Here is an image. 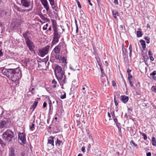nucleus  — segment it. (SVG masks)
I'll return each mask as SVG.
<instances>
[{
    "mask_svg": "<svg viewBox=\"0 0 156 156\" xmlns=\"http://www.w3.org/2000/svg\"><path fill=\"white\" fill-rule=\"evenodd\" d=\"M151 142L152 144L154 146H156V139L154 137H152Z\"/></svg>",
    "mask_w": 156,
    "mask_h": 156,
    "instance_id": "nucleus-23",
    "label": "nucleus"
},
{
    "mask_svg": "<svg viewBox=\"0 0 156 156\" xmlns=\"http://www.w3.org/2000/svg\"><path fill=\"white\" fill-rule=\"evenodd\" d=\"M142 136H143L144 139L145 140H146L147 139V136L146 134L144 133V134H142Z\"/></svg>",
    "mask_w": 156,
    "mask_h": 156,
    "instance_id": "nucleus-42",
    "label": "nucleus"
},
{
    "mask_svg": "<svg viewBox=\"0 0 156 156\" xmlns=\"http://www.w3.org/2000/svg\"><path fill=\"white\" fill-rule=\"evenodd\" d=\"M9 156H16L15 154V150L13 148H12L11 149L10 152L9 154Z\"/></svg>",
    "mask_w": 156,
    "mask_h": 156,
    "instance_id": "nucleus-24",
    "label": "nucleus"
},
{
    "mask_svg": "<svg viewBox=\"0 0 156 156\" xmlns=\"http://www.w3.org/2000/svg\"><path fill=\"white\" fill-rule=\"evenodd\" d=\"M30 32L28 30H27L23 34V36L25 39L26 43L31 41L30 39V37L28 36Z\"/></svg>",
    "mask_w": 156,
    "mask_h": 156,
    "instance_id": "nucleus-10",
    "label": "nucleus"
},
{
    "mask_svg": "<svg viewBox=\"0 0 156 156\" xmlns=\"http://www.w3.org/2000/svg\"><path fill=\"white\" fill-rule=\"evenodd\" d=\"M26 11V9H22L21 8H20V11L19 12H21V13L24 12Z\"/></svg>",
    "mask_w": 156,
    "mask_h": 156,
    "instance_id": "nucleus-53",
    "label": "nucleus"
},
{
    "mask_svg": "<svg viewBox=\"0 0 156 156\" xmlns=\"http://www.w3.org/2000/svg\"><path fill=\"white\" fill-rule=\"evenodd\" d=\"M129 84H130V86H131V87H132L133 86V83L132 81V80H129Z\"/></svg>",
    "mask_w": 156,
    "mask_h": 156,
    "instance_id": "nucleus-56",
    "label": "nucleus"
},
{
    "mask_svg": "<svg viewBox=\"0 0 156 156\" xmlns=\"http://www.w3.org/2000/svg\"><path fill=\"white\" fill-rule=\"evenodd\" d=\"M97 3L98 4V6L100 7V5H101V0H97Z\"/></svg>",
    "mask_w": 156,
    "mask_h": 156,
    "instance_id": "nucleus-51",
    "label": "nucleus"
},
{
    "mask_svg": "<svg viewBox=\"0 0 156 156\" xmlns=\"http://www.w3.org/2000/svg\"><path fill=\"white\" fill-rule=\"evenodd\" d=\"M122 49L123 54H127L126 49L124 48V46H122Z\"/></svg>",
    "mask_w": 156,
    "mask_h": 156,
    "instance_id": "nucleus-38",
    "label": "nucleus"
},
{
    "mask_svg": "<svg viewBox=\"0 0 156 156\" xmlns=\"http://www.w3.org/2000/svg\"><path fill=\"white\" fill-rule=\"evenodd\" d=\"M35 87H30L29 89V91L31 92L32 94H35Z\"/></svg>",
    "mask_w": 156,
    "mask_h": 156,
    "instance_id": "nucleus-27",
    "label": "nucleus"
},
{
    "mask_svg": "<svg viewBox=\"0 0 156 156\" xmlns=\"http://www.w3.org/2000/svg\"><path fill=\"white\" fill-rule=\"evenodd\" d=\"M42 5H43L44 8L46 9L47 12H48L49 10V9L48 2L43 4Z\"/></svg>",
    "mask_w": 156,
    "mask_h": 156,
    "instance_id": "nucleus-20",
    "label": "nucleus"
},
{
    "mask_svg": "<svg viewBox=\"0 0 156 156\" xmlns=\"http://www.w3.org/2000/svg\"><path fill=\"white\" fill-rule=\"evenodd\" d=\"M55 76L61 86L63 85L67 82L66 76L64 73L59 74L58 75H56Z\"/></svg>",
    "mask_w": 156,
    "mask_h": 156,
    "instance_id": "nucleus-5",
    "label": "nucleus"
},
{
    "mask_svg": "<svg viewBox=\"0 0 156 156\" xmlns=\"http://www.w3.org/2000/svg\"><path fill=\"white\" fill-rule=\"evenodd\" d=\"M150 60L151 61H153L154 60V58L153 57V55L149 56Z\"/></svg>",
    "mask_w": 156,
    "mask_h": 156,
    "instance_id": "nucleus-60",
    "label": "nucleus"
},
{
    "mask_svg": "<svg viewBox=\"0 0 156 156\" xmlns=\"http://www.w3.org/2000/svg\"><path fill=\"white\" fill-rule=\"evenodd\" d=\"M18 138L23 143H25L26 142V135L24 133H19L18 135Z\"/></svg>",
    "mask_w": 156,
    "mask_h": 156,
    "instance_id": "nucleus-9",
    "label": "nucleus"
},
{
    "mask_svg": "<svg viewBox=\"0 0 156 156\" xmlns=\"http://www.w3.org/2000/svg\"><path fill=\"white\" fill-rule=\"evenodd\" d=\"M64 94H61L60 96V98L62 99H64L66 98V93L65 92H64Z\"/></svg>",
    "mask_w": 156,
    "mask_h": 156,
    "instance_id": "nucleus-39",
    "label": "nucleus"
},
{
    "mask_svg": "<svg viewBox=\"0 0 156 156\" xmlns=\"http://www.w3.org/2000/svg\"><path fill=\"white\" fill-rule=\"evenodd\" d=\"M49 112L51 110V101H50V102L49 104Z\"/></svg>",
    "mask_w": 156,
    "mask_h": 156,
    "instance_id": "nucleus-47",
    "label": "nucleus"
},
{
    "mask_svg": "<svg viewBox=\"0 0 156 156\" xmlns=\"http://www.w3.org/2000/svg\"><path fill=\"white\" fill-rule=\"evenodd\" d=\"M53 38L52 42L53 44H55L59 41V39L61 37L60 33H59L57 29L55 27L54 28Z\"/></svg>",
    "mask_w": 156,
    "mask_h": 156,
    "instance_id": "nucleus-4",
    "label": "nucleus"
},
{
    "mask_svg": "<svg viewBox=\"0 0 156 156\" xmlns=\"http://www.w3.org/2000/svg\"><path fill=\"white\" fill-rule=\"evenodd\" d=\"M132 47L131 45H130L129 47V55L130 57L131 58V57L132 56Z\"/></svg>",
    "mask_w": 156,
    "mask_h": 156,
    "instance_id": "nucleus-28",
    "label": "nucleus"
},
{
    "mask_svg": "<svg viewBox=\"0 0 156 156\" xmlns=\"http://www.w3.org/2000/svg\"><path fill=\"white\" fill-rule=\"evenodd\" d=\"M38 103V102L37 101H35L34 102L32 106V108L33 109V110H34L36 108Z\"/></svg>",
    "mask_w": 156,
    "mask_h": 156,
    "instance_id": "nucleus-22",
    "label": "nucleus"
},
{
    "mask_svg": "<svg viewBox=\"0 0 156 156\" xmlns=\"http://www.w3.org/2000/svg\"><path fill=\"white\" fill-rule=\"evenodd\" d=\"M130 144L131 145L132 144H133V145H134L135 147H137V144H135V143H134V141L133 140H132L130 142Z\"/></svg>",
    "mask_w": 156,
    "mask_h": 156,
    "instance_id": "nucleus-43",
    "label": "nucleus"
},
{
    "mask_svg": "<svg viewBox=\"0 0 156 156\" xmlns=\"http://www.w3.org/2000/svg\"><path fill=\"white\" fill-rule=\"evenodd\" d=\"M63 144V142L62 140H59L58 138L55 142V145L58 148H59Z\"/></svg>",
    "mask_w": 156,
    "mask_h": 156,
    "instance_id": "nucleus-12",
    "label": "nucleus"
},
{
    "mask_svg": "<svg viewBox=\"0 0 156 156\" xmlns=\"http://www.w3.org/2000/svg\"><path fill=\"white\" fill-rule=\"evenodd\" d=\"M132 76L130 75V74H129L128 75V79L129 80H132Z\"/></svg>",
    "mask_w": 156,
    "mask_h": 156,
    "instance_id": "nucleus-46",
    "label": "nucleus"
},
{
    "mask_svg": "<svg viewBox=\"0 0 156 156\" xmlns=\"http://www.w3.org/2000/svg\"><path fill=\"white\" fill-rule=\"evenodd\" d=\"M129 97L126 95H122L121 97V100L124 103L126 104L129 100Z\"/></svg>",
    "mask_w": 156,
    "mask_h": 156,
    "instance_id": "nucleus-14",
    "label": "nucleus"
},
{
    "mask_svg": "<svg viewBox=\"0 0 156 156\" xmlns=\"http://www.w3.org/2000/svg\"><path fill=\"white\" fill-rule=\"evenodd\" d=\"M87 136H88V137L90 139H91V140L92 141V144H93L94 142V140H93V137L92 136L91 134H90V133H89V130H88V131H87Z\"/></svg>",
    "mask_w": 156,
    "mask_h": 156,
    "instance_id": "nucleus-25",
    "label": "nucleus"
},
{
    "mask_svg": "<svg viewBox=\"0 0 156 156\" xmlns=\"http://www.w3.org/2000/svg\"><path fill=\"white\" fill-rule=\"evenodd\" d=\"M14 7L16 10H17V11H18L19 12L20 11V10L21 8H20L17 5H14Z\"/></svg>",
    "mask_w": 156,
    "mask_h": 156,
    "instance_id": "nucleus-37",
    "label": "nucleus"
},
{
    "mask_svg": "<svg viewBox=\"0 0 156 156\" xmlns=\"http://www.w3.org/2000/svg\"><path fill=\"white\" fill-rule=\"evenodd\" d=\"M61 49L59 45L56 46L54 49L53 51L56 54L59 53Z\"/></svg>",
    "mask_w": 156,
    "mask_h": 156,
    "instance_id": "nucleus-16",
    "label": "nucleus"
},
{
    "mask_svg": "<svg viewBox=\"0 0 156 156\" xmlns=\"http://www.w3.org/2000/svg\"><path fill=\"white\" fill-rule=\"evenodd\" d=\"M54 137L52 136H50L48 139V144H51L53 146H54Z\"/></svg>",
    "mask_w": 156,
    "mask_h": 156,
    "instance_id": "nucleus-15",
    "label": "nucleus"
},
{
    "mask_svg": "<svg viewBox=\"0 0 156 156\" xmlns=\"http://www.w3.org/2000/svg\"><path fill=\"white\" fill-rule=\"evenodd\" d=\"M61 60L62 62L63 63H65L66 62V59L65 57H63L61 58Z\"/></svg>",
    "mask_w": 156,
    "mask_h": 156,
    "instance_id": "nucleus-41",
    "label": "nucleus"
},
{
    "mask_svg": "<svg viewBox=\"0 0 156 156\" xmlns=\"http://www.w3.org/2000/svg\"><path fill=\"white\" fill-rule=\"evenodd\" d=\"M114 101L115 105L116 106L118 105V102L116 100V97L115 96H114Z\"/></svg>",
    "mask_w": 156,
    "mask_h": 156,
    "instance_id": "nucleus-44",
    "label": "nucleus"
},
{
    "mask_svg": "<svg viewBox=\"0 0 156 156\" xmlns=\"http://www.w3.org/2000/svg\"><path fill=\"white\" fill-rule=\"evenodd\" d=\"M55 58L59 60V55H55Z\"/></svg>",
    "mask_w": 156,
    "mask_h": 156,
    "instance_id": "nucleus-61",
    "label": "nucleus"
},
{
    "mask_svg": "<svg viewBox=\"0 0 156 156\" xmlns=\"http://www.w3.org/2000/svg\"><path fill=\"white\" fill-rule=\"evenodd\" d=\"M77 3L78 7L79 8H81V5L80 3L79 2L78 0L77 1Z\"/></svg>",
    "mask_w": 156,
    "mask_h": 156,
    "instance_id": "nucleus-48",
    "label": "nucleus"
},
{
    "mask_svg": "<svg viewBox=\"0 0 156 156\" xmlns=\"http://www.w3.org/2000/svg\"><path fill=\"white\" fill-rule=\"evenodd\" d=\"M144 39L146 41V42L147 43H149L150 42V38L148 37L147 36L145 37Z\"/></svg>",
    "mask_w": 156,
    "mask_h": 156,
    "instance_id": "nucleus-36",
    "label": "nucleus"
},
{
    "mask_svg": "<svg viewBox=\"0 0 156 156\" xmlns=\"http://www.w3.org/2000/svg\"><path fill=\"white\" fill-rule=\"evenodd\" d=\"M151 89L152 91L156 93V86H153L151 87Z\"/></svg>",
    "mask_w": 156,
    "mask_h": 156,
    "instance_id": "nucleus-40",
    "label": "nucleus"
},
{
    "mask_svg": "<svg viewBox=\"0 0 156 156\" xmlns=\"http://www.w3.org/2000/svg\"><path fill=\"white\" fill-rule=\"evenodd\" d=\"M148 55L149 56H152V53L151 51V50H149L148 51Z\"/></svg>",
    "mask_w": 156,
    "mask_h": 156,
    "instance_id": "nucleus-55",
    "label": "nucleus"
},
{
    "mask_svg": "<svg viewBox=\"0 0 156 156\" xmlns=\"http://www.w3.org/2000/svg\"><path fill=\"white\" fill-rule=\"evenodd\" d=\"M15 137L14 133L11 129H8L3 133L2 138L6 142H10Z\"/></svg>",
    "mask_w": 156,
    "mask_h": 156,
    "instance_id": "nucleus-3",
    "label": "nucleus"
},
{
    "mask_svg": "<svg viewBox=\"0 0 156 156\" xmlns=\"http://www.w3.org/2000/svg\"><path fill=\"white\" fill-rule=\"evenodd\" d=\"M29 63H30V61L28 60L26 61L25 62V63L26 64V66H28V64Z\"/></svg>",
    "mask_w": 156,
    "mask_h": 156,
    "instance_id": "nucleus-57",
    "label": "nucleus"
},
{
    "mask_svg": "<svg viewBox=\"0 0 156 156\" xmlns=\"http://www.w3.org/2000/svg\"><path fill=\"white\" fill-rule=\"evenodd\" d=\"M51 22L52 23L53 25V29L54 30V28L55 27L56 28V29H57V27H56V21L53 20H51Z\"/></svg>",
    "mask_w": 156,
    "mask_h": 156,
    "instance_id": "nucleus-26",
    "label": "nucleus"
},
{
    "mask_svg": "<svg viewBox=\"0 0 156 156\" xmlns=\"http://www.w3.org/2000/svg\"><path fill=\"white\" fill-rule=\"evenodd\" d=\"M42 4L44 3L48 2L47 0H40Z\"/></svg>",
    "mask_w": 156,
    "mask_h": 156,
    "instance_id": "nucleus-50",
    "label": "nucleus"
},
{
    "mask_svg": "<svg viewBox=\"0 0 156 156\" xmlns=\"http://www.w3.org/2000/svg\"><path fill=\"white\" fill-rule=\"evenodd\" d=\"M75 23L76 26V32L77 33L78 32V25L77 24V20L76 19H75Z\"/></svg>",
    "mask_w": 156,
    "mask_h": 156,
    "instance_id": "nucleus-35",
    "label": "nucleus"
},
{
    "mask_svg": "<svg viewBox=\"0 0 156 156\" xmlns=\"http://www.w3.org/2000/svg\"><path fill=\"white\" fill-rule=\"evenodd\" d=\"M2 73L10 80L15 82L22 77L21 71L19 68L16 69H4Z\"/></svg>",
    "mask_w": 156,
    "mask_h": 156,
    "instance_id": "nucleus-1",
    "label": "nucleus"
},
{
    "mask_svg": "<svg viewBox=\"0 0 156 156\" xmlns=\"http://www.w3.org/2000/svg\"><path fill=\"white\" fill-rule=\"evenodd\" d=\"M55 75H58L59 74L64 73L62 70V67L58 65H57L55 66Z\"/></svg>",
    "mask_w": 156,
    "mask_h": 156,
    "instance_id": "nucleus-8",
    "label": "nucleus"
},
{
    "mask_svg": "<svg viewBox=\"0 0 156 156\" xmlns=\"http://www.w3.org/2000/svg\"><path fill=\"white\" fill-rule=\"evenodd\" d=\"M0 144L3 147H5L6 145L5 143L1 139H0Z\"/></svg>",
    "mask_w": 156,
    "mask_h": 156,
    "instance_id": "nucleus-31",
    "label": "nucleus"
},
{
    "mask_svg": "<svg viewBox=\"0 0 156 156\" xmlns=\"http://www.w3.org/2000/svg\"><path fill=\"white\" fill-rule=\"evenodd\" d=\"M26 43L27 46L29 48L30 50L31 51H33V48L34 47V46L33 45V43L31 41H30L29 42H27Z\"/></svg>",
    "mask_w": 156,
    "mask_h": 156,
    "instance_id": "nucleus-11",
    "label": "nucleus"
},
{
    "mask_svg": "<svg viewBox=\"0 0 156 156\" xmlns=\"http://www.w3.org/2000/svg\"><path fill=\"white\" fill-rule=\"evenodd\" d=\"M47 106V103L45 102H44L43 104V107L44 108H45Z\"/></svg>",
    "mask_w": 156,
    "mask_h": 156,
    "instance_id": "nucleus-59",
    "label": "nucleus"
},
{
    "mask_svg": "<svg viewBox=\"0 0 156 156\" xmlns=\"http://www.w3.org/2000/svg\"><path fill=\"white\" fill-rule=\"evenodd\" d=\"M137 37H141L143 35V33L141 31H137L136 32Z\"/></svg>",
    "mask_w": 156,
    "mask_h": 156,
    "instance_id": "nucleus-21",
    "label": "nucleus"
},
{
    "mask_svg": "<svg viewBox=\"0 0 156 156\" xmlns=\"http://www.w3.org/2000/svg\"><path fill=\"white\" fill-rule=\"evenodd\" d=\"M156 75V71H154L153 72L150 73V75L152 76H155Z\"/></svg>",
    "mask_w": 156,
    "mask_h": 156,
    "instance_id": "nucleus-45",
    "label": "nucleus"
},
{
    "mask_svg": "<svg viewBox=\"0 0 156 156\" xmlns=\"http://www.w3.org/2000/svg\"><path fill=\"white\" fill-rule=\"evenodd\" d=\"M134 89L136 91V93L137 95H140L141 94V91L139 89H135V88L134 87Z\"/></svg>",
    "mask_w": 156,
    "mask_h": 156,
    "instance_id": "nucleus-33",
    "label": "nucleus"
},
{
    "mask_svg": "<svg viewBox=\"0 0 156 156\" xmlns=\"http://www.w3.org/2000/svg\"><path fill=\"white\" fill-rule=\"evenodd\" d=\"M50 46L47 45L44 48H42L39 51V53L41 57L44 56L46 54H47L48 52Z\"/></svg>",
    "mask_w": 156,
    "mask_h": 156,
    "instance_id": "nucleus-6",
    "label": "nucleus"
},
{
    "mask_svg": "<svg viewBox=\"0 0 156 156\" xmlns=\"http://www.w3.org/2000/svg\"><path fill=\"white\" fill-rule=\"evenodd\" d=\"M16 3L25 8H30L27 11H31L33 7V2L31 0H16Z\"/></svg>",
    "mask_w": 156,
    "mask_h": 156,
    "instance_id": "nucleus-2",
    "label": "nucleus"
},
{
    "mask_svg": "<svg viewBox=\"0 0 156 156\" xmlns=\"http://www.w3.org/2000/svg\"><path fill=\"white\" fill-rule=\"evenodd\" d=\"M100 70L102 73V75L101 76V77H103L105 76V73L104 70L102 68H100Z\"/></svg>",
    "mask_w": 156,
    "mask_h": 156,
    "instance_id": "nucleus-32",
    "label": "nucleus"
},
{
    "mask_svg": "<svg viewBox=\"0 0 156 156\" xmlns=\"http://www.w3.org/2000/svg\"><path fill=\"white\" fill-rule=\"evenodd\" d=\"M128 55L127 54H123V58L124 59H125L127 58Z\"/></svg>",
    "mask_w": 156,
    "mask_h": 156,
    "instance_id": "nucleus-52",
    "label": "nucleus"
},
{
    "mask_svg": "<svg viewBox=\"0 0 156 156\" xmlns=\"http://www.w3.org/2000/svg\"><path fill=\"white\" fill-rule=\"evenodd\" d=\"M112 85L114 87L116 86V83L114 81H112Z\"/></svg>",
    "mask_w": 156,
    "mask_h": 156,
    "instance_id": "nucleus-64",
    "label": "nucleus"
},
{
    "mask_svg": "<svg viewBox=\"0 0 156 156\" xmlns=\"http://www.w3.org/2000/svg\"><path fill=\"white\" fill-rule=\"evenodd\" d=\"M50 2L51 5L52 6V9L55 11H57L58 9V7L55 5L54 0H48Z\"/></svg>",
    "mask_w": 156,
    "mask_h": 156,
    "instance_id": "nucleus-13",
    "label": "nucleus"
},
{
    "mask_svg": "<svg viewBox=\"0 0 156 156\" xmlns=\"http://www.w3.org/2000/svg\"><path fill=\"white\" fill-rule=\"evenodd\" d=\"M8 123V121L7 119H5L4 120H1L0 121V129L7 128Z\"/></svg>",
    "mask_w": 156,
    "mask_h": 156,
    "instance_id": "nucleus-7",
    "label": "nucleus"
},
{
    "mask_svg": "<svg viewBox=\"0 0 156 156\" xmlns=\"http://www.w3.org/2000/svg\"><path fill=\"white\" fill-rule=\"evenodd\" d=\"M111 114L112 115V118H115V112H114V111H113L112 112H111Z\"/></svg>",
    "mask_w": 156,
    "mask_h": 156,
    "instance_id": "nucleus-49",
    "label": "nucleus"
},
{
    "mask_svg": "<svg viewBox=\"0 0 156 156\" xmlns=\"http://www.w3.org/2000/svg\"><path fill=\"white\" fill-rule=\"evenodd\" d=\"M91 146L90 144H88V148H87V150L88 151H89V150H90V148H91Z\"/></svg>",
    "mask_w": 156,
    "mask_h": 156,
    "instance_id": "nucleus-58",
    "label": "nucleus"
},
{
    "mask_svg": "<svg viewBox=\"0 0 156 156\" xmlns=\"http://www.w3.org/2000/svg\"><path fill=\"white\" fill-rule=\"evenodd\" d=\"M35 122V119H34V121H33V122L32 124V125L31 126H30V130H31V131H32L33 130H32V129L34 127V122Z\"/></svg>",
    "mask_w": 156,
    "mask_h": 156,
    "instance_id": "nucleus-34",
    "label": "nucleus"
},
{
    "mask_svg": "<svg viewBox=\"0 0 156 156\" xmlns=\"http://www.w3.org/2000/svg\"><path fill=\"white\" fill-rule=\"evenodd\" d=\"M52 83L54 84V85L52 86L53 88H55L56 87V85L57 84V82L55 81V79H54L52 81Z\"/></svg>",
    "mask_w": 156,
    "mask_h": 156,
    "instance_id": "nucleus-29",
    "label": "nucleus"
},
{
    "mask_svg": "<svg viewBox=\"0 0 156 156\" xmlns=\"http://www.w3.org/2000/svg\"><path fill=\"white\" fill-rule=\"evenodd\" d=\"M120 27L121 28L122 30H123L124 28H125V26L123 25H120Z\"/></svg>",
    "mask_w": 156,
    "mask_h": 156,
    "instance_id": "nucleus-62",
    "label": "nucleus"
},
{
    "mask_svg": "<svg viewBox=\"0 0 156 156\" xmlns=\"http://www.w3.org/2000/svg\"><path fill=\"white\" fill-rule=\"evenodd\" d=\"M140 42L141 44L142 48L144 50H145L146 47V43L145 41L141 39L140 40Z\"/></svg>",
    "mask_w": 156,
    "mask_h": 156,
    "instance_id": "nucleus-19",
    "label": "nucleus"
},
{
    "mask_svg": "<svg viewBox=\"0 0 156 156\" xmlns=\"http://www.w3.org/2000/svg\"><path fill=\"white\" fill-rule=\"evenodd\" d=\"M86 88H87L86 85H84L82 86V92L83 94H85L86 93V91L85 90V89Z\"/></svg>",
    "mask_w": 156,
    "mask_h": 156,
    "instance_id": "nucleus-30",
    "label": "nucleus"
},
{
    "mask_svg": "<svg viewBox=\"0 0 156 156\" xmlns=\"http://www.w3.org/2000/svg\"><path fill=\"white\" fill-rule=\"evenodd\" d=\"M113 119L114 120V121L115 123H118V120L116 118V117H115V118H113Z\"/></svg>",
    "mask_w": 156,
    "mask_h": 156,
    "instance_id": "nucleus-54",
    "label": "nucleus"
},
{
    "mask_svg": "<svg viewBox=\"0 0 156 156\" xmlns=\"http://www.w3.org/2000/svg\"><path fill=\"white\" fill-rule=\"evenodd\" d=\"M58 45L59 46L60 48L61 49L62 48L64 50L66 48V45L64 42H60Z\"/></svg>",
    "mask_w": 156,
    "mask_h": 156,
    "instance_id": "nucleus-18",
    "label": "nucleus"
},
{
    "mask_svg": "<svg viewBox=\"0 0 156 156\" xmlns=\"http://www.w3.org/2000/svg\"><path fill=\"white\" fill-rule=\"evenodd\" d=\"M112 13L114 18L116 20H118L117 16H119V13L116 11H112Z\"/></svg>",
    "mask_w": 156,
    "mask_h": 156,
    "instance_id": "nucleus-17",
    "label": "nucleus"
},
{
    "mask_svg": "<svg viewBox=\"0 0 156 156\" xmlns=\"http://www.w3.org/2000/svg\"><path fill=\"white\" fill-rule=\"evenodd\" d=\"M147 156H151V152H149L146 154Z\"/></svg>",
    "mask_w": 156,
    "mask_h": 156,
    "instance_id": "nucleus-63",
    "label": "nucleus"
}]
</instances>
